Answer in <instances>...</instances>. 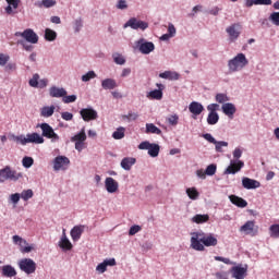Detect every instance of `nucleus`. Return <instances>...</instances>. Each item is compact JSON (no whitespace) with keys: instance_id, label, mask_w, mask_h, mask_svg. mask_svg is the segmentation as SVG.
<instances>
[{"instance_id":"21","label":"nucleus","mask_w":279,"mask_h":279,"mask_svg":"<svg viewBox=\"0 0 279 279\" xmlns=\"http://www.w3.org/2000/svg\"><path fill=\"white\" fill-rule=\"evenodd\" d=\"M256 225L253 220L246 221L241 228L240 232H243L244 234H257L258 229H255Z\"/></svg>"},{"instance_id":"12","label":"nucleus","mask_w":279,"mask_h":279,"mask_svg":"<svg viewBox=\"0 0 279 279\" xmlns=\"http://www.w3.org/2000/svg\"><path fill=\"white\" fill-rule=\"evenodd\" d=\"M71 142L75 143L76 151H84L86 149V129H82L78 133L71 137Z\"/></svg>"},{"instance_id":"3","label":"nucleus","mask_w":279,"mask_h":279,"mask_svg":"<svg viewBox=\"0 0 279 279\" xmlns=\"http://www.w3.org/2000/svg\"><path fill=\"white\" fill-rule=\"evenodd\" d=\"M248 64L250 61L247 60V57H245V53L240 52L228 61L227 66L229 73H239V71H243Z\"/></svg>"},{"instance_id":"37","label":"nucleus","mask_w":279,"mask_h":279,"mask_svg":"<svg viewBox=\"0 0 279 279\" xmlns=\"http://www.w3.org/2000/svg\"><path fill=\"white\" fill-rule=\"evenodd\" d=\"M147 99H155L156 101H160L162 99V89H154L147 93Z\"/></svg>"},{"instance_id":"57","label":"nucleus","mask_w":279,"mask_h":279,"mask_svg":"<svg viewBox=\"0 0 279 279\" xmlns=\"http://www.w3.org/2000/svg\"><path fill=\"white\" fill-rule=\"evenodd\" d=\"M207 110L209 113L218 114L217 110H219V104L213 102L207 106Z\"/></svg>"},{"instance_id":"22","label":"nucleus","mask_w":279,"mask_h":279,"mask_svg":"<svg viewBox=\"0 0 279 279\" xmlns=\"http://www.w3.org/2000/svg\"><path fill=\"white\" fill-rule=\"evenodd\" d=\"M242 186L247 191H252L254 189H260V182H258L257 180L244 177L242 179Z\"/></svg>"},{"instance_id":"40","label":"nucleus","mask_w":279,"mask_h":279,"mask_svg":"<svg viewBox=\"0 0 279 279\" xmlns=\"http://www.w3.org/2000/svg\"><path fill=\"white\" fill-rule=\"evenodd\" d=\"M58 38V33L51 28H46L45 29V40L48 43H53Z\"/></svg>"},{"instance_id":"47","label":"nucleus","mask_w":279,"mask_h":279,"mask_svg":"<svg viewBox=\"0 0 279 279\" xmlns=\"http://www.w3.org/2000/svg\"><path fill=\"white\" fill-rule=\"evenodd\" d=\"M214 145H215V150L218 154H223V147H228L229 144L226 141H216Z\"/></svg>"},{"instance_id":"39","label":"nucleus","mask_w":279,"mask_h":279,"mask_svg":"<svg viewBox=\"0 0 279 279\" xmlns=\"http://www.w3.org/2000/svg\"><path fill=\"white\" fill-rule=\"evenodd\" d=\"M185 193L189 199H192L193 202H195L196 199H199V192L197 191L196 187H187L185 190Z\"/></svg>"},{"instance_id":"32","label":"nucleus","mask_w":279,"mask_h":279,"mask_svg":"<svg viewBox=\"0 0 279 279\" xmlns=\"http://www.w3.org/2000/svg\"><path fill=\"white\" fill-rule=\"evenodd\" d=\"M83 232L84 226H75L70 232L72 240L80 241V239H82Z\"/></svg>"},{"instance_id":"4","label":"nucleus","mask_w":279,"mask_h":279,"mask_svg":"<svg viewBox=\"0 0 279 279\" xmlns=\"http://www.w3.org/2000/svg\"><path fill=\"white\" fill-rule=\"evenodd\" d=\"M12 141L23 146L28 145V143L43 145V143H45V137L38 133H28L26 135H12Z\"/></svg>"},{"instance_id":"24","label":"nucleus","mask_w":279,"mask_h":279,"mask_svg":"<svg viewBox=\"0 0 279 279\" xmlns=\"http://www.w3.org/2000/svg\"><path fill=\"white\" fill-rule=\"evenodd\" d=\"M24 40L26 43H31V45H37L38 44V34L34 32L32 28H27L24 31Z\"/></svg>"},{"instance_id":"8","label":"nucleus","mask_w":279,"mask_h":279,"mask_svg":"<svg viewBox=\"0 0 279 279\" xmlns=\"http://www.w3.org/2000/svg\"><path fill=\"white\" fill-rule=\"evenodd\" d=\"M23 178V173L12 170L9 166L0 170V183L5 182V180H11V182H16Z\"/></svg>"},{"instance_id":"9","label":"nucleus","mask_w":279,"mask_h":279,"mask_svg":"<svg viewBox=\"0 0 279 279\" xmlns=\"http://www.w3.org/2000/svg\"><path fill=\"white\" fill-rule=\"evenodd\" d=\"M37 128L41 130V136L45 138H49L51 143H58L60 141V135L53 131V128L49 125V123H41L38 124Z\"/></svg>"},{"instance_id":"10","label":"nucleus","mask_w":279,"mask_h":279,"mask_svg":"<svg viewBox=\"0 0 279 279\" xmlns=\"http://www.w3.org/2000/svg\"><path fill=\"white\" fill-rule=\"evenodd\" d=\"M71 165V159L66 156L59 155L52 160L53 171H66Z\"/></svg>"},{"instance_id":"41","label":"nucleus","mask_w":279,"mask_h":279,"mask_svg":"<svg viewBox=\"0 0 279 279\" xmlns=\"http://www.w3.org/2000/svg\"><path fill=\"white\" fill-rule=\"evenodd\" d=\"M84 27V20L82 17H77L73 21V29L74 34H80Z\"/></svg>"},{"instance_id":"30","label":"nucleus","mask_w":279,"mask_h":279,"mask_svg":"<svg viewBox=\"0 0 279 279\" xmlns=\"http://www.w3.org/2000/svg\"><path fill=\"white\" fill-rule=\"evenodd\" d=\"M8 5L5 7L4 11L8 14H14V10H19V5H21V0H5Z\"/></svg>"},{"instance_id":"64","label":"nucleus","mask_w":279,"mask_h":279,"mask_svg":"<svg viewBox=\"0 0 279 279\" xmlns=\"http://www.w3.org/2000/svg\"><path fill=\"white\" fill-rule=\"evenodd\" d=\"M203 10H204V5L197 4V5L193 7L192 13L190 14V16H195V14H197V12H203Z\"/></svg>"},{"instance_id":"7","label":"nucleus","mask_w":279,"mask_h":279,"mask_svg":"<svg viewBox=\"0 0 279 279\" xmlns=\"http://www.w3.org/2000/svg\"><path fill=\"white\" fill-rule=\"evenodd\" d=\"M128 27L134 31L140 29L141 32H145L149 29V23L137 17H131L123 24V29H128Z\"/></svg>"},{"instance_id":"13","label":"nucleus","mask_w":279,"mask_h":279,"mask_svg":"<svg viewBox=\"0 0 279 279\" xmlns=\"http://www.w3.org/2000/svg\"><path fill=\"white\" fill-rule=\"evenodd\" d=\"M242 29H243V25H241V23H233L229 25L226 28V33L229 36V40L231 43H236V40H239V37L241 36Z\"/></svg>"},{"instance_id":"56","label":"nucleus","mask_w":279,"mask_h":279,"mask_svg":"<svg viewBox=\"0 0 279 279\" xmlns=\"http://www.w3.org/2000/svg\"><path fill=\"white\" fill-rule=\"evenodd\" d=\"M10 62V54L0 52V66H5Z\"/></svg>"},{"instance_id":"46","label":"nucleus","mask_w":279,"mask_h":279,"mask_svg":"<svg viewBox=\"0 0 279 279\" xmlns=\"http://www.w3.org/2000/svg\"><path fill=\"white\" fill-rule=\"evenodd\" d=\"M207 123L208 125H217L219 123V113H208Z\"/></svg>"},{"instance_id":"27","label":"nucleus","mask_w":279,"mask_h":279,"mask_svg":"<svg viewBox=\"0 0 279 279\" xmlns=\"http://www.w3.org/2000/svg\"><path fill=\"white\" fill-rule=\"evenodd\" d=\"M134 165H136V158L134 157H125L120 162V167H122L124 171H130Z\"/></svg>"},{"instance_id":"1","label":"nucleus","mask_w":279,"mask_h":279,"mask_svg":"<svg viewBox=\"0 0 279 279\" xmlns=\"http://www.w3.org/2000/svg\"><path fill=\"white\" fill-rule=\"evenodd\" d=\"M190 247L195 252H204L206 247H217L219 240L214 233L196 231L191 233Z\"/></svg>"},{"instance_id":"58","label":"nucleus","mask_w":279,"mask_h":279,"mask_svg":"<svg viewBox=\"0 0 279 279\" xmlns=\"http://www.w3.org/2000/svg\"><path fill=\"white\" fill-rule=\"evenodd\" d=\"M168 34L170 37L175 38V34H178V29L175 28V25H173V23L168 24Z\"/></svg>"},{"instance_id":"51","label":"nucleus","mask_w":279,"mask_h":279,"mask_svg":"<svg viewBox=\"0 0 279 279\" xmlns=\"http://www.w3.org/2000/svg\"><path fill=\"white\" fill-rule=\"evenodd\" d=\"M21 202V194L14 193L9 196V203L13 204V206H16Z\"/></svg>"},{"instance_id":"63","label":"nucleus","mask_w":279,"mask_h":279,"mask_svg":"<svg viewBox=\"0 0 279 279\" xmlns=\"http://www.w3.org/2000/svg\"><path fill=\"white\" fill-rule=\"evenodd\" d=\"M61 119H63V121H73V113L64 111L61 113Z\"/></svg>"},{"instance_id":"20","label":"nucleus","mask_w":279,"mask_h":279,"mask_svg":"<svg viewBox=\"0 0 279 279\" xmlns=\"http://www.w3.org/2000/svg\"><path fill=\"white\" fill-rule=\"evenodd\" d=\"M221 111L228 119H234V114H236V106L232 102H227L221 106Z\"/></svg>"},{"instance_id":"49","label":"nucleus","mask_w":279,"mask_h":279,"mask_svg":"<svg viewBox=\"0 0 279 279\" xmlns=\"http://www.w3.org/2000/svg\"><path fill=\"white\" fill-rule=\"evenodd\" d=\"M97 77V73L95 71H88L86 74H83L81 80L82 82H90V80H95Z\"/></svg>"},{"instance_id":"43","label":"nucleus","mask_w":279,"mask_h":279,"mask_svg":"<svg viewBox=\"0 0 279 279\" xmlns=\"http://www.w3.org/2000/svg\"><path fill=\"white\" fill-rule=\"evenodd\" d=\"M215 100L217 101V104H221L223 106V104H228V101H230V97L228 96V94L218 93L215 96Z\"/></svg>"},{"instance_id":"59","label":"nucleus","mask_w":279,"mask_h":279,"mask_svg":"<svg viewBox=\"0 0 279 279\" xmlns=\"http://www.w3.org/2000/svg\"><path fill=\"white\" fill-rule=\"evenodd\" d=\"M141 230H142V227H141V226L134 225V226H132V227L130 228V230H129V235H130V236H134V234H138V232H141Z\"/></svg>"},{"instance_id":"18","label":"nucleus","mask_w":279,"mask_h":279,"mask_svg":"<svg viewBox=\"0 0 279 279\" xmlns=\"http://www.w3.org/2000/svg\"><path fill=\"white\" fill-rule=\"evenodd\" d=\"M116 265H117V259L107 258V259H104L102 263L97 265L96 271L98 274H106V271H108V267H114Z\"/></svg>"},{"instance_id":"50","label":"nucleus","mask_w":279,"mask_h":279,"mask_svg":"<svg viewBox=\"0 0 279 279\" xmlns=\"http://www.w3.org/2000/svg\"><path fill=\"white\" fill-rule=\"evenodd\" d=\"M116 8L117 10L125 11L128 8H130V4L128 3V0H118Z\"/></svg>"},{"instance_id":"42","label":"nucleus","mask_w":279,"mask_h":279,"mask_svg":"<svg viewBox=\"0 0 279 279\" xmlns=\"http://www.w3.org/2000/svg\"><path fill=\"white\" fill-rule=\"evenodd\" d=\"M112 138L114 141H121V138H125V128L120 126L112 133Z\"/></svg>"},{"instance_id":"33","label":"nucleus","mask_w":279,"mask_h":279,"mask_svg":"<svg viewBox=\"0 0 279 279\" xmlns=\"http://www.w3.org/2000/svg\"><path fill=\"white\" fill-rule=\"evenodd\" d=\"M2 276L4 278H14L16 276V269L12 265L2 266Z\"/></svg>"},{"instance_id":"29","label":"nucleus","mask_w":279,"mask_h":279,"mask_svg":"<svg viewBox=\"0 0 279 279\" xmlns=\"http://www.w3.org/2000/svg\"><path fill=\"white\" fill-rule=\"evenodd\" d=\"M34 5H35V8H39V9L56 8V5H58V1H56V0H39V1H36L34 3Z\"/></svg>"},{"instance_id":"16","label":"nucleus","mask_w":279,"mask_h":279,"mask_svg":"<svg viewBox=\"0 0 279 279\" xmlns=\"http://www.w3.org/2000/svg\"><path fill=\"white\" fill-rule=\"evenodd\" d=\"M58 245L63 252H69L73 250V244L71 243V240L66 236V229L62 230V235L58 242Z\"/></svg>"},{"instance_id":"31","label":"nucleus","mask_w":279,"mask_h":279,"mask_svg":"<svg viewBox=\"0 0 279 279\" xmlns=\"http://www.w3.org/2000/svg\"><path fill=\"white\" fill-rule=\"evenodd\" d=\"M229 199L231 204H234V206H238V208H245L247 206V201L236 195H230Z\"/></svg>"},{"instance_id":"28","label":"nucleus","mask_w":279,"mask_h":279,"mask_svg":"<svg viewBox=\"0 0 279 279\" xmlns=\"http://www.w3.org/2000/svg\"><path fill=\"white\" fill-rule=\"evenodd\" d=\"M117 86L119 85L117 84V81L114 78H104L101 81V88L104 90H114Z\"/></svg>"},{"instance_id":"48","label":"nucleus","mask_w":279,"mask_h":279,"mask_svg":"<svg viewBox=\"0 0 279 279\" xmlns=\"http://www.w3.org/2000/svg\"><path fill=\"white\" fill-rule=\"evenodd\" d=\"M40 75L38 73L33 74V77L28 81L32 88H38Z\"/></svg>"},{"instance_id":"2","label":"nucleus","mask_w":279,"mask_h":279,"mask_svg":"<svg viewBox=\"0 0 279 279\" xmlns=\"http://www.w3.org/2000/svg\"><path fill=\"white\" fill-rule=\"evenodd\" d=\"M241 156H243V149L240 147H235L233 150V160L230 161V165L225 170V175H234L245 167V162H243L241 159Z\"/></svg>"},{"instance_id":"5","label":"nucleus","mask_w":279,"mask_h":279,"mask_svg":"<svg viewBox=\"0 0 279 279\" xmlns=\"http://www.w3.org/2000/svg\"><path fill=\"white\" fill-rule=\"evenodd\" d=\"M134 49L140 51L143 56H149V53L156 51V45L142 37L134 43Z\"/></svg>"},{"instance_id":"17","label":"nucleus","mask_w":279,"mask_h":279,"mask_svg":"<svg viewBox=\"0 0 279 279\" xmlns=\"http://www.w3.org/2000/svg\"><path fill=\"white\" fill-rule=\"evenodd\" d=\"M80 114H81L83 121H86V122L95 121V119H97V117H98L97 110H95L90 107L81 109Z\"/></svg>"},{"instance_id":"55","label":"nucleus","mask_w":279,"mask_h":279,"mask_svg":"<svg viewBox=\"0 0 279 279\" xmlns=\"http://www.w3.org/2000/svg\"><path fill=\"white\" fill-rule=\"evenodd\" d=\"M269 21H271L272 25L279 27V12H272L269 16Z\"/></svg>"},{"instance_id":"23","label":"nucleus","mask_w":279,"mask_h":279,"mask_svg":"<svg viewBox=\"0 0 279 279\" xmlns=\"http://www.w3.org/2000/svg\"><path fill=\"white\" fill-rule=\"evenodd\" d=\"M66 94H68V92L64 87L51 86L49 88L50 97H54L57 99H60V98L63 99Z\"/></svg>"},{"instance_id":"11","label":"nucleus","mask_w":279,"mask_h":279,"mask_svg":"<svg viewBox=\"0 0 279 279\" xmlns=\"http://www.w3.org/2000/svg\"><path fill=\"white\" fill-rule=\"evenodd\" d=\"M17 267L27 276L36 274V262L32 258H22L17 262Z\"/></svg>"},{"instance_id":"61","label":"nucleus","mask_w":279,"mask_h":279,"mask_svg":"<svg viewBox=\"0 0 279 279\" xmlns=\"http://www.w3.org/2000/svg\"><path fill=\"white\" fill-rule=\"evenodd\" d=\"M169 125H177L178 121H180V117H178V114H172L170 117H168L167 119Z\"/></svg>"},{"instance_id":"34","label":"nucleus","mask_w":279,"mask_h":279,"mask_svg":"<svg viewBox=\"0 0 279 279\" xmlns=\"http://www.w3.org/2000/svg\"><path fill=\"white\" fill-rule=\"evenodd\" d=\"M210 220V216L207 214H196L191 218L192 223H207Z\"/></svg>"},{"instance_id":"36","label":"nucleus","mask_w":279,"mask_h":279,"mask_svg":"<svg viewBox=\"0 0 279 279\" xmlns=\"http://www.w3.org/2000/svg\"><path fill=\"white\" fill-rule=\"evenodd\" d=\"M146 134H157V136H160L162 134V130H160L156 124L154 123H146Z\"/></svg>"},{"instance_id":"54","label":"nucleus","mask_w":279,"mask_h":279,"mask_svg":"<svg viewBox=\"0 0 279 279\" xmlns=\"http://www.w3.org/2000/svg\"><path fill=\"white\" fill-rule=\"evenodd\" d=\"M62 101L63 104H75V101H77V95H65L63 96Z\"/></svg>"},{"instance_id":"14","label":"nucleus","mask_w":279,"mask_h":279,"mask_svg":"<svg viewBox=\"0 0 279 279\" xmlns=\"http://www.w3.org/2000/svg\"><path fill=\"white\" fill-rule=\"evenodd\" d=\"M247 264H239L236 266H233L230 269L231 277L234 279H245L247 278Z\"/></svg>"},{"instance_id":"60","label":"nucleus","mask_w":279,"mask_h":279,"mask_svg":"<svg viewBox=\"0 0 279 279\" xmlns=\"http://www.w3.org/2000/svg\"><path fill=\"white\" fill-rule=\"evenodd\" d=\"M202 136L205 141H207V143H211V145H215V143H217V140L210 133H205Z\"/></svg>"},{"instance_id":"6","label":"nucleus","mask_w":279,"mask_h":279,"mask_svg":"<svg viewBox=\"0 0 279 279\" xmlns=\"http://www.w3.org/2000/svg\"><path fill=\"white\" fill-rule=\"evenodd\" d=\"M137 149H141L142 151H148V156H150V158H158L160 155V145L150 143L149 141L140 143Z\"/></svg>"},{"instance_id":"35","label":"nucleus","mask_w":279,"mask_h":279,"mask_svg":"<svg viewBox=\"0 0 279 279\" xmlns=\"http://www.w3.org/2000/svg\"><path fill=\"white\" fill-rule=\"evenodd\" d=\"M53 112H56V106H46L40 109V117L49 119V117H53Z\"/></svg>"},{"instance_id":"15","label":"nucleus","mask_w":279,"mask_h":279,"mask_svg":"<svg viewBox=\"0 0 279 279\" xmlns=\"http://www.w3.org/2000/svg\"><path fill=\"white\" fill-rule=\"evenodd\" d=\"M12 242L14 243V245L20 246V252L22 254H29V252H32V250H34V246L29 245V243H27V240L23 239L20 235H13Z\"/></svg>"},{"instance_id":"38","label":"nucleus","mask_w":279,"mask_h":279,"mask_svg":"<svg viewBox=\"0 0 279 279\" xmlns=\"http://www.w3.org/2000/svg\"><path fill=\"white\" fill-rule=\"evenodd\" d=\"M112 60L114 64H118L119 66H123L126 62L125 56L121 54L120 52H113Z\"/></svg>"},{"instance_id":"62","label":"nucleus","mask_w":279,"mask_h":279,"mask_svg":"<svg viewBox=\"0 0 279 279\" xmlns=\"http://www.w3.org/2000/svg\"><path fill=\"white\" fill-rule=\"evenodd\" d=\"M217 279H230V274L228 271H219L215 274Z\"/></svg>"},{"instance_id":"26","label":"nucleus","mask_w":279,"mask_h":279,"mask_svg":"<svg viewBox=\"0 0 279 279\" xmlns=\"http://www.w3.org/2000/svg\"><path fill=\"white\" fill-rule=\"evenodd\" d=\"M159 77L161 80H170L172 82H175L178 80H180V73L174 72V71H165L159 73Z\"/></svg>"},{"instance_id":"45","label":"nucleus","mask_w":279,"mask_h":279,"mask_svg":"<svg viewBox=\"0 0 279 279\" xmlns=\"http://www.w3.org/2000/svg\"><path fill=\"white\" fill-rule=\"evenodd\" d=\"M20 197L23 199V202H29V199L34 197V191L32 189L23 190L20 194Z\"/></svg>"},{"instance_id":"19","label":"nucleus","mask_w":279,"mask_h":279,"mask_svg":"<svg viewBox=\"0 0 279 279\" xmlns=\"http://www.w3.org/2000/svg\"><path fill=\"white\" fill-rule=\"evenodd\" d=\"M105 189L107 193H117L119 191V182L114 180L112 177H108L105 180Z\"/></svg>"},{"instance_id":"44","label":"nucleus","mask_w":279,"mask_h":279,"mask_svg":"<svg viewBox=\"0 0 279 279\" xmlns=\"http://www.w3.org/2000/svg\"><path fill=\"white\" fill-rule=\"evenodd\" d=\"M268 232L271 239H279V225L278 223L271 225L268 229Z\"/></svg>"},{"instance_id":"52","label":"nucleus","mask_w":279,"mask_h":279,"mask_svg":"<svg viewBox=\"0 0 279 279\" xmlns=\"http://www.w3.org/2000/svg\"><path fill=\"white\" fill-rule=\"evenodd\" d=\"M205 173H206V175H209V177L215 175V173H217V166L215 163H210L205 169Z\"/></svg>"},{"instance_id":"25","label":"nucleus","mask_w":279,"mask_h":279,"mask_svg":"<svg viewBox=\"0 0 279 279\" xmlns=\"http://www.w3.org/2000/svg\"><path fill=\"white\" fill-rule=\"evenodd\" d=\"M189 110L191 114H193L194 117H199V114L204 112V105H202V102L198 101H192L189 105Z\"/></svg>"},{"instance_id":"53","label":"nucleus","mask_w":279,"mask_h":279,"mask_svg":"<svg viewBox=\"0 0 279 279\" xmlns=\"http://www.w3.org/2000/svg\"><path fill=\"white\" fill-rule=\"evenodd\" d=\"M22 165L25 169H29L32 168V166L34 165V158L32 157H24L22 159Z\"/></svg>"}]
</instances>
